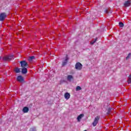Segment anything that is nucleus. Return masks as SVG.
Masks as SVG:
<instances>
[{
  "label": "nucleus",
  "mask_w": 131,
  "mask_h": 131,
  "mask_svg": "<svg viewBox=\"0 0 131 131\" xmlns=\"http://www.w3.org/2000/svg\"><path fill=\"white\" fill-rule=\"evenodd\" d=\"M15 72H16V73H20V69L18 68H16L14 70Z\"/></svg>",
  "instance_id": "nucleus-14"
},
{
  "label": "nucleus",
  "mask_w": 131,
  "mask_h": 131,
  "mask_svg": "<svg viewBox=\"0 0 131 131\" xmlns=\"http://www.w3.org/2000/svg\"><path fill=\"white\" fill-rule=\"evenodd\" d=\"M17 80L19 82H24V78H23V77H22V76H21V75L17 76Z\"/></svg>",
  "instance_id": "nucleus-7"
},
{
  "label": "nucleus",
  "mask_w": 131,
  "mask_h": 131,
  "mask_svg": "<svg viewBox=\"0 0 131 131\" xmlns=\"http://www.w3.org/2000/svg\"><path fill=\"white\" fill-rule=\"evenodd\" d=\"M64 98L66 100H69L70 99V94L69 93H66L64 94Z\"/></svg>",
  "instance_id": "nucleus-8"
},
{
  "label": "nucleus",
  "mask_w": 131,
  "mask_h": 131,
  "mask_svg": "<svg viewBox=\"0 0 131 131\" xmlns=\"http://www.w3.org/2000/svg\"><path fill=\"white\" fill-rule=\"evenodd\" d=\"M131 5L130 0H128L127 1H125L124 3V6L125 8H127V7H129Z\"/></svg>",
  "instance_id": "nucleus-6"
},
{
  "label": "nucleus",
  "mask_w": 131,
  "mask_h": 131,
  "mask_svg": "<svg viewBox=\"0 0 131 131\" xmlns=\"http://www.w3.org/2000/svg\"><path fill=\"white\" fill-rule=\"evenodd\" d=\"M99 120H100V117L97 116L95 118L94 120L92 123L93 126H97V124L99 123Z\"/></svg>",
  "instance_id": "nucleus-1"
},
{
  "label": "nucleus",
  "mask_w": 131,
  "mask_h": 131,
  "mask_svg": "<svg viewBox=\"0 0 131 131\" xmlns=\"http://www.w3.org/2000/svg\"><path fill=\"white\" fill-rule=\"evenodd\" d=\"M68 61V58L67 57L65 59V61L62 62V66H65V65L67 64Z\"/></svg>",
  "instance_id": "nucleus-13"
},
{
  "label": "nucleus",
  "mask_w": 131,
  "mask_h": 131,
  "mask_svg": "<svg viewBox=\"0 0 131 131\" xmlns=\"http://www.w3.org/2000/svg\"><path fill=\"white\" fill-rule=\"evenodd\" d=\"M76 70H81L82 69V64L80 62H77L75 66Z\"/></svg>",
  "instance_id": "nucleus-2"
},
{
  "label": "nucleus",
  "mask_w": 131,
  "mask_h": 131,
  "mask_svg": "<svg viewBox=\"0 0 131 131\" xmlns=\"http://www.w3.org/2000/svg\"><path fill=\"white\" fill-rule=\"evenodd\" d=\"M97 38H96L94 40L92 41L90 43L91 45H94V43L97 41Z\"/></svg>",
  "instance_id": "nucleus-16"
},
{
  "label": "nucleus",
  "mask_w": 131,
  "mask_h": 131,
  "mask_svg": "<svg viewBox=\"0 0 131 131\" xmlns=\"http://www.w3.org/2000/svg\"><path fill=\"white\" fill-rule=\"evenodd\" d=\"M67 79L69 81H71L72 80H73V76L71 75H69L67 77Z\"/></svg>",
  "instance_id": "nucleus-12"
},
{
  "label": "nucleus",
  "mask_w": 131,
  "mask_h": 131,
  "mask_svg": "<svg viewBox=\"0 0 131 131\" xmlns=\"http://www.w3.org/2000/svg\"><path fill=\"white\" fill-rule=\"evenodd\" d=\"M105 13H106V14H108L109 12L108 11V9H105L104 10Z\"/></svg>",
  "instance_id": "nucleus-22"
},
{
  "label": "nucleus",
  "mask_w": 131,
  "mask_h": 131,
  "mask_svg": "<svg viewBox=\"0 0 131 131\" xmlns=\"http://www.w3.org/2000/svg\"><path fill=\"white\" fill-rule=\"evenodd\" d=\"M7 18V14L5 12L0 14V21H4Z\"/></svg>",
  "instance_id": "nucleus-3"
},
{
  "label": "nucleus",
  "mask_w": 131,
  "mask_h": 131,
  "mask_svg": "<svg viewBox=\"0 0 131 131\" xmlns=\"http://www.w3.org/2000/svg\"><path fill=\"white\" fill-rule=\"evenodd\" d=\"M119 25L120 27H123L124 26V24H123V23H122V22L119 23Z\"/></svg>",
  "instance_id": "nucleus-19"
},
{
  "label": "nucleus",
  "mask_w": 131,
  "mask_h": 131,
  "mask_svg": "<svg viewBox=\"0 0 131 131\" xmlns=\"http://www.w3.org/2000/svg\"><path fill=\"white\" fill-rule=\"evenodd\" d=\"M21 73H23V74H26V73H27V68H23L21 69Z\"/></svg>",
  "instance_id": "nucleus-11"
},
{
  "label": "nucleus",
  "mask_w": 131,
  "mask_h": 131,
  "mask_svg": "<svg viewBox=\"0 0 131 131\" xmlns=\"http://www.w3.org/2000/svg\"><path fill=\"white\" fill-rule=\"evenodd\" d=\"M33 59H34V56H31L30 57V60H33Z\"/></svg>",
  "instance_id": "nucleus-23"
},
{
  "label": "nucleus",
  "mask_w": 131,
  "mask_h": 131,
  "mask_svg": "<svg viewBox=\"0 0 131 131\" xmlns=\"http://www.w3.org/2000/svg\"><path fill=\"white\" fill-rule=\"evenodd\" d=\"M128 83H131V74L128 77V80L127 81Z\"/></svg>",
  "instance_id": "nucleus-15"
},
{
  "label": "nucleus",
  "mask_w": 131,
  "mask_h": 131,
  "mask_svg": "<svg viewBox=\"0 0 131 131\" xmlns=\"http://www.w3.org/2000/svg\"><path fill=\"white\" fill-rule=\"evenodd\" d=\"M81 88L79 86H77L76 88V91H81Z\"/></svg>",
  "instance_id": "nucleus-20"
},
{
  "label": "nucleus",
  "mask_w": 131,
  "mask_h": 131,
  "mask_svg": "<svg viewBox=\"0 0 131 131\" xmlns=\"http://www.w3.org/2000/svg\"><path fill=\"white\" fill-rule=\"evenodd\" d=\"M28 111H29V108L27 106H25L23 108V112H24V113H28Z\"/></svg>",
  "instance_id": "nucleus-9"
},
{
  "label": "nucleus",
  "mask_w": 131,
  "mask_h": 131,
  "mask_svg": "<svg viewBox=\"0 0 131 131\" xmlns=\"http://www.w3.org/2000/svg\"><path fill=\"white\" fill-rule=\"evenodd\" d=\"M29 131H36V129L35 128V127H33L30 128Z\"/></svg>",
  "instance_id": "nucleus-17"
},
{
  "label": "nucleus",
  "mask_w": 131,
  "mask_h": 131,
  "mask_svg": "<svg viewBox=\"0 0 131 131\" xmlns=\"http://www.w3.org/2000/svg\"><path fill=\"white\" fill-rule=\"evenodd\" d=\"M13 57L14 55H9L4 57L3 60H4V61H11V60L13 59Z\"/></svg>",
  "instance_id": "nucleus-5"
},
{
  "label": "nucleus",
  "mask_w": 131,
  "mask_h": 131,
  "mask_svg": "<svg viewBox=\"0 0 131 131\" xmlns=\"http://www.w3.org/2000/svg\"><path fill=\"white\" fill-rule=\"evenodd\" d=\"M110 112H111V108H108L107 109V114H110Z\"/></svg>",
  "instance_id": "nucleus-21"
},
{
  "label": "nucleus",
  "mask_w": 131,
  "mask_h": 131,
  "mask_svg": "<svg viewBox=\"0 0 131 131\" xmlns=\"http://www.w3.org/2000/svg\"><path fill=\"white\" fill-rule=\"evenodd\" d=\"M84 116V114H81L80 115H79L77 118L78 121L79 122L80 120H81V118H82V117H83Z\"/></svg>",
  "instance_id": "nucleus-10"
},
{
  "label": "nucleus",
  "mask_w": 131,
  "mask_h": 131,
  "mask_svg": "<svg viewBox=\"0 0 131 131\" xmlns=\"http://www.w3.org/2000/svg\"><path fill=\"white\" fill-rule=\"evenodd\" d=\"M20 63L21 67L22 68H27V66H28V63L25 60L20 61Z\"/></svg>",
  "instance_id": "nucleus-4"
},
{
  "label": "nucleus",
  "mask_w": 131,
  "mask_h": 131,
  "mask_svg": "<svg viewBox=\"0 0 131 131\" xmlns=\"http://www.w3.org/2000/svg\"><path fill=\"white\" fill-rule=\"evenodd\" d=\"M130 57H131V53H129V54L127 55V57H126V60H128V59H129V58H130Z\"/></svg>",
  "instance_id": "nucleus-18"
}]
</instances>
